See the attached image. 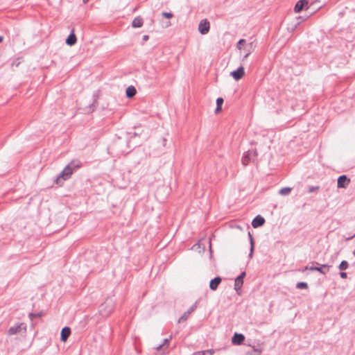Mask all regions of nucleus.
Segmentation results:
<instances>
[{
  "label": "nucleus",
  "instance_id": "f03ea898",
  "mask_svg": "<svg viewBox=\"0 0 355 355\" xmlns=\"http://www.w3.org/2000/svg\"><path fill=\"white\" fill-rule=\"evenodd\" d=\"M114 309L113 302L110 299H107L101 306H100V313L104 316H108Z\"/></svg>",
  "mask_w": 355,
  "mask_h": 355
},
{
  "label": "nucleus",
  "instance_id": "0eeeda50",
  "mask_svg": "<svg viewBox=\"0 0 355 355\" xmlns=\"http://www.w3.org/2000/svg\"><path fill=\"white\" fill-rule=\"evenodd\" d=\"M230 74L236 80L241 79L245 74L243 67H239L236 70L232 71Z\"/></svg>",
  "mask_w": 355,
  "mask_h": 355
},
{
  "label": "nucleus",
  "instance_id": "c85d7f7f",
  "mask_svg": "<svg viewBox=\"0 0 355 355\" xmlns=\"http://www.w3.org/2000/svg\"><path fill=\"white\" fill-rule=\"evenodd\" d=\"M42 315V312H39L37 313H31L28 316H29V318L31 320H33L34 318H40Z\"/></svg>",
  "mask_w": 355,
  "mask_h": 355
},
{
  "label": "nucleus",
  "instance_id": "7c9ffc66",
  "mask_svg": "<svg viewBox=\"0 0 355 355\" xmlns=\"http://www.w3.org/2000/svg\"><path fill=\"white\" fill-rule=\"evenodd\" d=\"M162 15L164 18H166V19H171L173 17V15L172 12H163Z\"/></svg>",
  "mask_w": 355,
  "mask_h": 355
},
{
  "label": "nucleus",
  "instance_id": "1a4fd4ad",
  "mask_svg": "<svg viewBox=\"0 0 355 355\" xmlns=\"http://www.w3.org/2000/svg\"><path fill=\"white\" fill-rule=\"evenodd\" d=\"M245 340V336L242 334L235 333L232 338V343L234 345H241Z\"/></svg>",
  "mask_w": 355,
  "mask_h": 355
},
{
  "label": "nucleus",
  "instance_id": "393cba45",
  "mask_svg": "<svg viewBox=\"0 0 355 355\" xmlns=\"http://www.w3.org/2000/svg\"><path fill=\"white\" fill-rule=\"evenodd\" d=\"M171 336H170L169 338H165V339L164 340V341H163V343H162V344H161V345H159L156 347V349H157V350H159V349H162L163 347H164L165 346H166V347H168V345L169 340H170V339H171Z\"/></svg>",
  "mask_w": 355,
  "mask_h": 355
},
{
  "label": "nucleus",
  "instance_id": "473e14b6",
  "mask_svg": "<svg viewBox=\"0 0 355 355\" xmlns=\"http://www.w3.org/2000/svg\"><path fill=\"white\" fill-rule=\"evenodd\" d=\"M203 352L205 353V355H213V354L214 353V349H207V350L203 351Z\"/></svg>",
  "mask_w": 355,
  "mask_h": 355
},
{
  "label": "nucleus",
  "instance_id": "a19ab883",
  "mask_svg": "<svg viewBox=\"0 0 355 355\" xmlns=\"http://www.w3.org/2000/svg\"><path fill=\"white\" fill-rule=\"evenodd\" d=\"M300 21H297V23L295 24V28H296L300 24Z\"/></svg>",
  "mask_w": 355,
  "mask_h": 355
},
{
  "label": "nucleus",
  "instance_id": "f3484780",
  "mask_svg": "<svg viewBox=\"0 0 355 355\" xmlns=\"http://www.w3.org/2000/svg\"><path fill=\"white\" fill-rule=\"evenodd\" d=\"M144 20L141 17H135L132 22V26L133 28H140L142 26Z\"/></svg>",
  "mask_w": 355,
  "mask_h": 355
},
{
  "label": "nucleus",
  "instance_id": "e433bc0d",
  "mask_svg": "<svg viewBox=\"0 0 355 355\" xmlns=\"http://www.w3.org/2000/svg\"><path fill=\"white\" fill-rule=\"evenodd\" d=\"M318 189V187H311L309 188V193L313 192L315 189Z\"/></svg>",
  "mask_w": 355,
  "mask_h": 355
},
{
  "label": "nucleus",
  "instance_id": "dca6fc26",
  "mask_svg": "<svg viewBox=\"0 0 355 355\" xmlns=\"http://www.w3.org/2000/svg\"><path fill=\"white\" fill-rule=\"evenodd\" d=\"M70 166L71 169L74 172L76 170L80 168L82 166V163L80 161L75 159L72 160L70 163L68 164Z\"/></svg>",
  "mask_w": 355,
  "mask_h": 355
},
{
  "label": "nucleus",
  "instance_id": "c9c22d12",
  "mask_svg": "<svg viewBox=\"0 0 355 355\" xmlns=\"http://www.w3.org/2000/svg\"><path fill=\"white\" fill-rule=\"evenodd\" d=\"M193 355H205L203 351H198L193 354Z\"/></svg>",
  "mask_w": 355,
  "mask_h": 355
},
{
  "label": "nucleus",
  "instance_id": "f257e3e1",
  "mask_svg": "<svg viewBox=\"0 0 355 355\" xmlns=\"http://www.w3.org/2000/svg\"><path fill=\"white\" fill-rule=\"evenodd\" d=\"M312 264L316 265V266H306L302 270V271L304 272L306 270H312V271L316 270L322 275H326L329 272V268H331V266H329L328 264H320L319 263L315 262V261L313 262Z\"/></svg>",
  "mask_w": 355,
  "mask_h": 355
},
{
  "label": "nucleus",
  "instance_id": "c756f323",
  "mask_svg": "<svg viewBox=\"0 0 355 355\" xmlns=\"http://www.w3.org/2000/svg\"><path fill=\"white\" fill-rule=\"evenodd\" d=\"M245 44V40L244 39H241L238 43H237V48L239 49V50H241L242 49V46Z\"/></svg>",
  "mask_w": 355,
  "mask_h": 355
},
{
  "label": "nucleus",
  "instance_id": "7ed1b4c3",
  "mask_svg": "<svg viewBox=\"0 0 355 355\" xmlns=\"http://www.w3.org/2000/svg\"><path fill=\"white\" fill-rule=\"evenodd\" d=\"M22 330L26 331V325L23 323H17L15 324L14 326L10 327L8 330V334L10 336L17 334L18 333H20Z\"/></svg>",
  "mask_w": 355,
  "mask_h": 355
},
{
  "label": "nucleus",
  "instance_id": "c03bdc74",
  "mask_svg": "<svg viewBox=\"0 0 355 355\" xmlns=\"http://www.w3.org/2000/svg\"><path fill=\"white\" fill-rule=\"evenodd\" d=\"M353 255L355 257V250L353 251Z\"/></svg>",
  "mask_w": 355,
  "mask_h": 355
},
{
  "label": "nucleus",
  "instance_id": "423d86ee",
  "mask_svg": "<svg viewBox=\"0 0 355 355\" xmlns=\"http://www.w3.org/2000/svg\"><path fill=\"white\" fill-rule=\"evenodd\" d=\"M198 302H196L187 311L184 312L183 315L179 318L178 322H183L187 320L189 315L194 311V310L197 308Z\"/></svg>",
  "mask_w": 355,
  "mask_h": 355
},
{
  "label": "nucleus",
  "instance_id": "cd10ccee",
  "mask_svg": "<svg viewBox=\"0 0 355 355\" xmlns=\"http://www.w3.org/2000/svg\"><path fill=\"white\" fill-rule=\"evenodd\" d=\"M296 288L298 289L307 288L308 284L306 282H298L296 284Z\"/></svg>",
  "mask_w": 355,
  "mask_h": 355
},
{
  "label": "nucleus",
  "instance_id": "5701e85b",
  "mask_svg": "<svg viewBox=\"0 0 355 355\" xmlns=\"http://www.w3.org/2000/svg\"><path fill=\"white\" fill-rule=\"evenodd\" d=\"M261 349L253 348L251 351L245 352L244 355H261Z\"/></svg>",
  "mask_w": 355,
  "mask_h": 355
},
{
  "label": "nucleus",
  "instance_id": "4be33fe9",
  "mask_svg": "<svg viewBox=\"0 0 355 355\" xmlns=\"http://www.w3.org/2000/svg\"><path fill=\"white\" fill-rule=\"evenodd\" d=\"M65 173L67 178H70L73 171L71 169L70 166L67 164L64 168L62 170Z\"/></svg>",
  "mask_w": 355,
  "mask_h": 355
},
{
  "label": "nucleus",
  "instance_id": "39448f33",
  "mask_svg": "<svg viewBox=\"0 0 355 355\" xmlns=\"http://www.w3.org/2000/svg\"><path fill=\"white\" fill-rule=\"evenodd\" d=\"M350 180L345 175H343L338 178L337 187L338 188H346Z\"/></svg>",
  "mask_w": 355,
  "mask_h": 355
},
{
  "label": "nucleus",
  "instance_id": "b1692460",
  "mask_svg": "<svg viewBox=\"0 0 355 355\" xmlns=\"http://www.w3.org/2000/svg\"><path fill=\"white\" fill-rule=\"evenodd\" d=\"M291 190L292 189L291 187H284L279 190V193L282 196H286L290 193Z\"/></svg>",
  "mask_w": 355,
  "mask_h": 355
},
{
  "label": "nucleus",
  "instance_id": "ddd939ff",
  "mask_svg": "<svg viewBox=\"0 0 355 355\" xmlns=\"http://www.w3.org/2000/svg\"><path fill=\"white\" fill-rule=\"evenodd\" d=\"M308 4L307 0H300L298 1L294 8V11L295 12H301L305 6Z\"/></svg>",
  "mask_w": 355,
  "mask_h": 355
},
{
  "label": "nucleus",
  "instance_id": "58836bf2",
  "mask_svg": "<svg viewBox=\"0 0 355 355\" xmlns=\"http://www.w3.org/2000/svg\"><path fill=\"white\" fill-rule=\"evenodd\" d=\"M221 109H222V107H220V106H217V105H216V110H215V112H216V113L219 112L221 110Z\"/></svg>",
  "mask_w": 355,
  "mask_h": 355
},
{
  "label": "nucleus",
  "instance_id": "aec40b11",
  "mask_svg": "<svg viewBox=\"0 0 355 355\" xmlns=\"http://www.w3.org/2000/svg\"><path fill=\"white\" fill-rule=\"evenodd\" d=\"M248 236H249L250 243V253H249V257L252 258V255H253V252H254V241H253V238H252L250 232L248 233Z\"/></svg>",
  "mask_w": 355,
  "mask_h": 355
},
{
  "label": "nucleus",
  "instance_id": "6ab92c4d",
  "mask_svg": "<svg viewBox=\"0 0 355 355\" xmlns=\"http://www.w3.org/2000/svg\"><path fill=\"white\" fill-rule=\"evenodd\" d=\"M243 280L236 278L234 281V289L238 292L243 286Z\"/></svg>",
  "mask_w": 355,
  "mask_h": 355
},
{
  "label": "nucleus",
  "instance_id": "412c9836",
  "mask_svg": "<svg viewBox=\"0 0 355 355\" xmlns=\"http://www.w3.org/2000/svg\"><path fill=\"white\" fill-rule=\"evenodd\" d=\"M252 160V158L250 157V155H248L247 154V153L245 154H244V155L242 157V159H241V162H242V164L244 165V166H247L249 162H250Z\"/></svg>",
  "mask_w": 355,
  "mask_h": 355
},
{
  "label": "nucleus",
  "instance_id": "4c0bfd02",
  "mask_svg": "<svg viewBox=\"0 0 355 355\" xmlns=\"http://www.w3.org/2000/svg\"><path fill=\"white\" fill-rule=\"evenodd\" d=\"M149 39V36L148 35H144L142 37L144 42H146Z\"/></svg>",
  "mask_w": 355,
  "mask_h": 355
},
{
  "label": "nucleus",
  "instance_id": "9b49d317",
  "mask_svg": "<svg viewBox=\"0 0 355 355\" xmlns=\"http://www.w3.org/2000/svg\"><path fill=\"white\" fill-rule=\"evenodd\" d=\"M222 279L220 277H216L212 279L209 282V288L212 291H216Z\"/></svg>",
  "mask_w": 355,
  "mask_h": 355
},
{
  "label": "nucleus",
  "instance_id": "2f4dec72",
  "mask_svg": "<svg viewBox=\"0 0 355 355\" xmlns=\"http://www.w3.org/2000/svg\"><path fill=\"white\" fill-rule=\"evenodd\" d=\"M223 101H223V98H220V97L216 99V105H217V106H220V107H222V105H223Z\"/></svg>",
  "mask_w": 355,
  "mask_h": 355
},
{
  "label": "nucleus",
  "instance_id": "20e7f679",
  "mask_svg": "<svg viewBox=\"0 0 355 355\" xmlns=\"http://www.w3.org/2000/svg\"><path fill=\"white\" fill-rule=\"evenodd\" d=\"M210 28L209 21L207 19H202L198 24V31L202 35L207 34Z\"/></svg>",
  "mask_w": 355,
  "mask_h": 355
},
{
  "label": "nucleus",
  "instance_id": "bb28decb",
  "mask_svg": "<svg viewBox=\"0 0 355 355\" xmlns=\"http://www.w3.org/2000/svg\"><path fill=\"white\" fill-rule=\"evenodd\" d=\"M349 266V263L347 261H342L340 265L338 266V268L340 270H345Z\"/></svg>",
  "mask_w": 355,
  "mask_h": 355
},
{
  "label": "nucleus",
  "instance_id": "2eb2a0df",
  "mask_svg": "<svg viewBox=\"0 0 355 355\" xmlns=\"http://www.w3.org/2000/svg\"><path fill=\"white\" fill-rule=\"evenodd\" d=\"M253 48H254V46H253L252 42L249 43L248 45H246L243 48V51H244L243 60L247 58L249 56V55L253 51Z\"/></svg>",
  "mask_w": 355,
  "mask_h": 355
},
{
  "label": "nucleus",
  "instance_id": "9d476101",
  "mask_svg": "<svg viewBox=\"0 0 355 355\" xmlns=\"http://www.w3.org/2000/svg\"><path fill=\"white\" fill-rule=\"evenodd\" d=\"M71 334V329L68 327L62 328L60 334V340L62 342H66Z\"/></svg>",
  "mask_w": 355,
  "mask_h": 355
},
{
  "label": "nucleus",
  "instance_id": "f8f14e48",
  "mask_svg": "<svg viewBox=\"0 0 355 355\" xmlns=\"http://www.w3.org/2000/svg\"><path fill=\"white\" fill-rule=\"evenodd\" d=\"M66 175L65 173H64L63 171H62L58 175V176L56 177V178L54 180V183H55L56 184H58V185H62L64 182L67 180H68L69 178H66Z\"/></svg>",
  "mask_w": 355,
  "mask_h": 355
},
{
  "label": "nucleus",
  "instance_id": "79ce46f5",
  "mask_svg": "<svg viewBox=\"0 0 355 355\" xmlns=\"http://www.w3.org/2000/svg\"><path fill=\"white\" fill-rule=\"evenodd\" d=\"M3 40V37L0 36V42Z\"/></svg>",
  "mask_w": 355,
  "mask_h": 355
},
{
  "label": "nucleus",
  "instance_id": "f704fd0d",
  "mask_svg": "<svg viewBox=\"0 0 355 355\" xmlns=\"http://www.w3.org/2000/svg\"><path fill=\"white\" fill-rule=\"evenodd\" d=\"M245 272H242L238 277L237 278L240 279H242L243 280L244 277H245Z\"/></svg>",
  "mask_w": 355,
  "mask_h": 355
},
{
  "label": "nucleus",
  "instance_id": "4468645a",
  "mask_svg": "<svg viewBox=\"0 0 355 355\" xmlns=\"http://www.w3.org/2000/svg\"><path fill=\"white\" fill-rule=\"evenodd\" d=\"M76 41H77L76 36L74 34L73 30H72V31L71 32V33L67 38L65 42L69 46H73L76 43Z\"/></svg>",
  "mask_w": 355,
  "mask_h": 355
},
{
  "label": "nucleus",
  "instance_id": "a878e982",
  "mask_svg": "<svg viewBox=\"0 0 355 355\" xmlns=\"http://www.w3.org/2000/svg\"><path fill=\"white\" fill-rule=\"evenodd\" d=\"M247 154L250 156L252 160H254L257 156V151L256 149L254 150H249L247 152Z\"/></svg>",
  "mask_w": 355,
  "mask_h": 355
},
{
  "label": "nucleus",
  "instance_id": "6e6552de",
  "mask_svg": "<svg viewBox=\"0 0 355 355\" xmlns=\"http://www.w3.org/2000/svg\"><path fill=\"white\" fill-rule=\"evenodd\" d=\"M265 223V219L260 215L257 216L252 221V225L254 228L262 226Z\"/></svg>",
  "mask_w": 355,
  "mask_h": 355
},
{
  "label": "nucleus",
  "instance_id": "37998d69",
  "mask_svg": "<svg viewBox=\"0 0 355 355\" xmlns=\"http://www.w3.org/2000/svg\"><path fill=\"white\" fill-rule=\"evenodd\" d=\"M84 3H87L89 0H83Z\"/></svg>",
  "mask_w": 355,
  "mask_h": 355
},
{
  "label": "nucleus",
  "instance_id": "ea45409f",
  "mask_svg": "<svg viewBox=\"0 0 355 355\" xmlns=\"http://www.w3.org/2000/svg\"><path fill=\"white\" fill-rule=\"evenodd\" d=\"M354 236H355V234H353L352 236H351L348 237L347 239V240L352 239H353Z\"/></svg>",
  "mask_w": 355,
  "mask_h": 355
},
{
  "label": "nucleus",
  "instance_id": "72a5a7b5",
  "mask_svg": "<svg viewBox=\"0 0 355 355\" xmlns=\"http://www.w3.org/2000/svg\"><path fill=\"white\" fill-rule=\"evenodd\" d=\"M340 276L342 279H345L347 277V275L345 272H343V270H341L340 272Z\"/></svg>",
  "mask_w": 355,
  "mask_h": 355
},
{
  "label": "nucleus",
  "instance_id": "a211bd4d",
  "mask_svg": "<svg viewBox=\"0 0 355 355\" xmlns=\"http://www.w3.org/2000/svg\"><path fill=\"white\" fill-rule=\"evenodd\" d=\"M137 93L136 89L134 86H129L125 91V95L128 98H132Z\"/></svg>",
  "mask_w": 355,
  "mask_h": 355
}]
</instances>
